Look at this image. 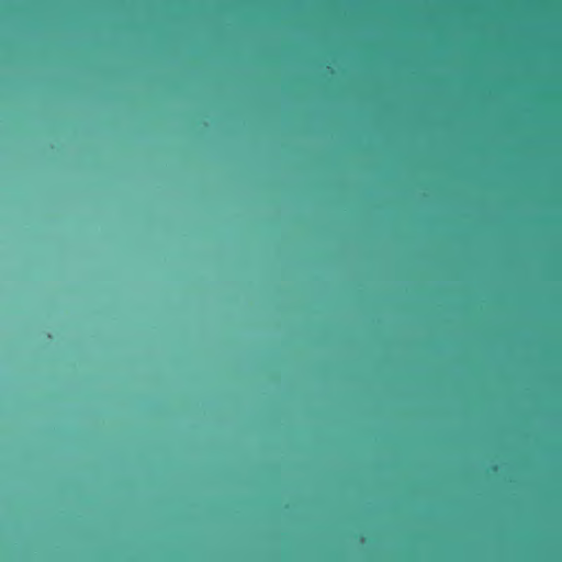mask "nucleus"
Segmentation results:
<instances>
[{
    "mask_svg": "<svg viewBox=\"0 0 562 562\" xmlns=\"http://www.w3.org/2000/svg\"><path fill=\"white\" fill-rule=\"evenodd\" d=\"M450 384H451V390H452V387H453V378L451 379Z\"/></svg>",
    "mask_w": 562,
    "mask_h": 562,
    "instance_id": "5",
    "label": "nucleus"
},
{
    "mask_svg": "<svg viewBox=\"0 0 562 562\" xmlns=\"http://www.w3.org/2000/svg\"><path fill=\"white\" fill-rule=\"evenodd\" d=\"M450 262H451V276H452L453 274V254H451Z\"/></svg>",
    "mask_w": 562,
    "mask_h": 562,
    "instance_id": "3",
    "label": "nucleus"
},
{
    "mask_svg": "<svg viewBox=\"0 0 562 562\" xmlns=\"http://www.w3.org/2000/svg\"><path fill=\"white\" fill-rule=\"evenodd\" d=\"M451 480H453V469L450 472Z\"/></svg>",
    "mask_w": 562,
    "mask_h": 562,
    "instance_id": "4",
    "label": "nucleus"
},
{
    "mask_svg": "<svg viewBox=\"0 0 562 562\" xmlns=\"http://www.w3.org/2000/svg\"><path fill=\"white\" fill-rule=\"evenodd\" d=\"M450 502H451V519H453V494H451Z\"/></svg>",
    "mask_w": 562,
    "mask_h": 562,
    "instance_id": "2",
    "label": "nucleus"
},
{
    "mask_svg": "<svg viewBox=\"0 0 562 562\" xmlns=\"http://www.w3.org/2000/svg\"><path fill=\"white\" fill-rule=\"evenodd\" d=\"M449 21V166H457V0H448Z\"/></svg>",
    "mask_w": 562,
    "mask_h": 562,
    "instance_id": "1",
    "label": "nucleus"
},
{
    "mask_svg": "<svg viewBox=\"0 0 562 562\" xmlns=\"http://www.w3.org/2000/svg\"><path fill=\"white\" fill-rule=\"evenodd\" d=\"M450 438H451V441H453V430L451 431Z\"/></svg>",
    "mask_w": 562,
    "mask_h": 562,
    "instance_id": "6",
    "label": "nucleus"
}]
</instances>
